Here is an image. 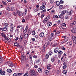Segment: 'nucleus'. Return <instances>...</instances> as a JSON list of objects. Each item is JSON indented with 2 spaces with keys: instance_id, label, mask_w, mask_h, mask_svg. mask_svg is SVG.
<instances>
[{
  "instance_id": "19",
  "label": "nucleus",
  "mask_w": 76,
  "mask_h": 76,
  "mask_svg": "<svg viewBox=\"0 0 76 76\" xmlns=\"http://www.w3.org/2000/svg\"><path fill=\"white\" fill-rule=\"evenodd\" d=\"M70 16L69 15H66L65 17V19H69L70 18Z\"/></svg>"
},
{
  "instance_id": "50",
  "label": "nucleus",
  "mask_w": 76,
  "mask_h": 76,
  "mask_svg": "<svg viewBox=\"0 0 76 76\" xmlns=\"http://www.w3.org/2000/svg\"><path fill=\"white\" fill-rule=\"evenodd\" d=\"M50 3L51 4H53L54 3V1L53 0H50Z\"/></svg>"
},
{
  "instance_id": "18",
  "label": "nucleus",
  "mask_w": 76,
  "mask_h": 76,
  "mask_svg": "<svg viewBox=\"0 0 76 76\" xmlns=\"http://www.w3.org/2000/svg\"><path fill=\"white\" fill-rule=\"evenodd\" d=\"M18 15L22 17V16H23V13L22 12H19V13H18Z\"/></svg>"
},
{
  "instance_id": "55",
  "label": "nucleus",
  "mask_w": 76,
  "mask_h": 76,
  "mask_svg": "<svg viewBox=\"0 0 76 76\" xmlns=\"http://www.w3.org/2000/svg\"><path fill=\"white\" fill-rule=\"evenodd\" d=\"M7 41H8V42H10V41H11L10 38H8L7 40Z\"/></svg>"
},
{
  "instance_id": "21",
  "label": "nucleus",
  "mask_w": 76,
  "mask_h": 76,
  "mask_svg": "<svg viewBox=\"0 0 76 76\" xmlns=\"http://www.w3.org/2000/svg\"><path fill=\"white\" fill-rule=\"evenodd\" d=\"M47 39L49 41H51L53 39V38L51 37H49L47 38Z\"/></svg>"
},
{
  "instance_id": "22",
  "label": "nucleus",
  "mask_w": 76,
  "mask_h": 76,
  "mask_svg": "<svg viewBox=\"0 0 76 76\" xmlns=\"http://www.w3.org/2000/svg\"><path fill=\"white\" fill-rule=\"evenodd\" d=\"M56 33H52L50 34V36L51 37H54L55 35H56Z\"/></svg>"
},
{
  "instance_id": "17",
  "label": "nucleus",
  "mask_w": 76,
  "mask_h": 76,
  "mask_svg": "<svg viewBox=\"0 0 76 76\" xmlns=\"http://www.w3.org/2000/svg\"><path fill=\"white\" fill-rule=\"evenodd\" d=\"M50 64L48 65L47 69L48 70H50L51 69V67L50 66Z\"/></svg>"
},
{
  "instance_id": "43",
  "label": "nucleus",
  "mask_w": 76,
  "mask_h": 76,
  "mask_svg": "<svg viewBox=\"0 0 76 76\" xmlns=\"http://www.w3.org/2000/svg\"><path fill=\"white\" fill-rule=\"evenodd\" d=\"M69 10H67L66 11V13L67 14H69Z\"/></svg>"
},
{
  "instance_id": "12",
  "label": "nucleus",
  "mask_w": 76,
  "mask_h": 76,
  "mask_svg": "<svg viewBox=\"0 0 76 76\" xmlns=\"http://www.w3.org/2000/svg\"><path fill=\"white\" fill-rule=\"evenodd\" d=\"M39 36L40 37H43L44 36V33L43 32H41L39 34Z\"/></svg>"
},
{
  "instance_id": "64",
  "label": "nucleus",
  "mask_w": 76,
  "mask_h": 76,
  "mask_svg": "<svg viewBox=\"0 0 76 76\" xmlns=\"http://www.w3.org/2000/svg\"><path fill=\"white\" fill-rule=\"evenodd\" d=\"M5 38V39H6V40H7L8 38H7V37H6V36L4 37Z\"/></svg>"
},
{
  "instance_id": "1",
  "label": "nucleus",
  "mask_w": 76,
  "mask_h": 76,
  "mask_svg": "<svg viewBox=\"0 0 76 76\" xmlns=\"http://www.w3.org/2000/svg\"><path fill=\"white\" fill-rule=\"evenodd\" d=\"M10 27L11 29L10 30V32H13V31L14 30V24H13V23H10Z\"/></svg>"
},
{
  "instance_id": "7",
  "label": "nucleus",
  "mask_w": 76,
  "mask_h": 76,
  "mask_svg": "<svg viewBox=\"0 0 76 76\" xmlns=\"http://www.w3.org/2000/svg\"><path fill=\"white\" fill-rule=\"evenodd\" d=\"M47 45H48V44L47 43H45L44 45L43 46V50L44 51L45 50V48H46V47H47Z\"/></svg>"
},
{
  "instance_id": "28",
  "label": "nucleus",
  "mask_w": 76,
  "mask_h": 76,
  "mask_svg": "<svg viewBox=\"0 0 76 76\" xmlns=\"http://www.w3.org/2000/svg\"><path fill=\"white\" fill-rule=\"evenodd\" d=\"M28 37V34H26L24 36V37L25 38H27Z\"/></svg>"
},
{
  "instance_id": "38",
  "label": "nucleus",
  "mask_w": 76,
  "mask_h": 76,
  "mask_svg": "<svg viewBox=\"0 0 76 76\" xmlns=\"http://www.w3.org/2000/svg\"><path fill=\"white\" fill-rule=\"evenodd\" d=\"M17 76H20V75H22L23 74V73L21 72L20 73H18Z\"/></svg>"
},
{
  "instance_id": "16",
  "label": "nucleus",
  "mask_w": 76,
  "mask_h": 76,
  "mask_svg": "<svg viewBox=\"0 0 76 76\" xmlns=\"http://www.w3.org/2000/svg\"><path fill=\"white\" fill-rule=\"evenodd\" d=\"M52 25V23L50 22H49L47 24V26H50Z\"/></svg>"
},
{
  "instance_id": "40",
  "label": "nucleus",
  "mask_w": 76,
  "mask_h": 76,
  "mask_svg": "<svg viewBox=\"0 0 76 76\" xmlns=\"http://www.w3.org/2000/svg\"><path fill=\"white\" fill-rule=\"evenodd\" d=\"M63 5H60L59 7V9H61V8H63Z\"/></svg>"
},
{
  "instance_id": "37",
  "label": "nucleus",
  "mask_w": 76,
  "mask_h": 76,
  "mask_svg": "<svg viewBox=\"0 0 76 76\" xmlns=\"http://www.w3.org/2000/svg\"><path fill=\"white\" fill-rule=\"evenodd\" d=\"M48 53L50 56H51L53 54V52L51 51H49Z\"/></svg>"
},
{
  "instance_id": "63",
  "label": "nucleus",
  "mask_w": 76,
  "mask_h": 76,
  "mask_svg": "<svg viewBox=\"0 0 76 76\" xmlns=\"http://www.w3.org/2000/svg\"><path fill=\"white\" fill-rule=\"evenodd\" d=\"M2 2L3 3V4H4L5 5H6V4H7L5 2L3 1Z\"/></svg>"
},
{
  "instance_id": "33",
  "label": "nucleus",
  "mask_w": 76,
  "mask_h": 76,
  "mask_svg": "<svg viewBox=\"0 0 76 76\" xmlns=\"http://www.w3.org/2000/svg\"><path fill=\"white\" fill-rule=\"evenodd\" d=\"M31 30H29L28 31V35H31Z\"/></svg>"
},
{
  "instance_id": "53",
  "label": "nucleus",
  "mask_w": 76,
  "mask_h": 76,
  "mask_svg": "<svg viewBox=\"0 0 76 76\" xmlns=\"http://www.w3.org/2000/svg\"><path fill=\"white\" fill-rule=\"evenodd\" d=\"M7 10H8V11H10V9L9 7H7Z\"/></svg>"
},
{
  "instance_id": "51",
  "label": "nucleus",
  "mask_w": 76,
  "mask_h": 76,
  "mask_svg": "<svg viewBox=\"0 0 76 76\" xmlns=\"http://www.w3.org/2000/svg\"><path fill=\"white\" fill-rule=\"evenodd\" d=\"M4 26L6 27H7L8 26V23H5L4 24Z\"/></svg>"
},
{
  "instance_id": "62",
  "label": "nucleus",
  "mask_w": 76,
  "mask_h": 76,
  "mask_svg": "<svg viewBox=\"0 0 76 76\" xmlns=\"http://www.w3.org/2000/svg\"><path fill=\"white\" fill-rule=\"evenodd\" d=\"M60 3L61 4H63V3H64V1H61Z\"/></svg>"
},
{
  "instance_id": "54",
  "label": "nucleus",
  "mask_w": 76,
  "mask_h": 76,
  "mask_svg": "<svg viewBox=\"0 0 76 76\" xmlns=\"http://www.w3.org/2000/svg\"><path fill=\"white\" fill-rule=\"evenodd\" d=\"M26 67H28L29 66V64H26Z\"/></svg>"
},
{
  "instance_id": "41",
  "label": "nucleus",
  "mask_w": 76,
  "mask_h": 76,
  "mask_svg": "<svg viewBox=\"0 0 76 76\" xmlns=\"http://www.w3.org/2000/svg\"><path fill=\"white\" fill-rule=\"evenodd\" d=\"M28 72H27L23 75V76H26L28 75Z\"/></svg>"
},
{
  "instance_id": "48",
  "label": "nucleus",
  "mask_w": 76,
  "mask_h": 76,
  "mask_svg": "<svg viewBox=\"0 0 76 76\" xmlns=\"http://www.w3.org/2000/svg\"><path fill=\"white\" fill-rule=\"evenodd\" d=\"M22 23H25V19L23 18L22 20Z\"/></svg>"
},
{
  "instance_id": "42",
  "label": "nucleus",
  "mask_w": 76,
  "mask_h": 76,
  "mask_svg": "<svg viewBox=\"0 0 76 76\" xmlns=\"http://www.w3.org/2000/svg\"><path fill=\"white\" fill-rule=\"evenodd\" d=\"M9 65L10 67H13V64H12V63L9 64Z\"/></svg>"
},
{
  "instance_id": "47",
  "label": "nucleus",
  "mask_w": 76,
  "mask_h": 76,
  "mask_svg": "<svg viewBox=\"0 0 76 76\" xmlns=\"http://www.w3.org/2000/svg\"><path fill=\"white\" fill-rule=\"evenodd\" d=\"M18 45H19V44H18L17 42H15L14 44V46H18Z\"/></svg>"
},
{
  "instance_id": "6",
  "label": "nucleus",
  "mask_w": 76,
  "mask_h": 76,
  "mask_svg": "<svg viewBox=\"0 0 76 76\" xmlns=\"http://www.w3.org/2000/svg\"><path fill=\"white\" fill-rule=\"evenodd\" d=\"M0 74L1 75H3L6 74V73L5 72V71H3L2 69H1L0 70Z\"/></svg>"
},
{
  "instance_id": "32",
  "label": "nucleus",
  "mask_w": 76,
  "mask_h": 76,
  "mask_svg": "<svg viewBox=\"0 0 76 76\" xmlns=\"http://www.w3.org/2000/svg\"><path fill=\"white\" fill-rule=\"evenodd\" d=\"M58 53L59 54H62L63 52L61 50H59L58 51Z\"/></svg>"
},
{
  "instance_id": "61",
  "label": "nucleus",
  "mask_w": 76,
  "mask_h": 76,
  "mask_svg": "<svg viewBox=\"0 0 76 76\" xmlns=\"http://www.w3.org/2000/svg\"><path fill=\"white\" fill-rule=\"evenodd\" d=\"M66 67H67V66H64L63 67V69H66Z\"/></svg>"
},
{
  "instance_id": "4",
  "label": "nucleus",
  "mask_w": 76,
  "mask_h": 76,
  "mask_svg": "<svg viewBox=\"0 0 76 76\" xmlns=\"http://www.w3.org/2000/svg\"><path fill=\"white\" fill-rule=\"evenodd\" d=\"M72 40L73 41V45H75V44H76V37H75V36H73L72 38Z\"/></svg>"
},
{
  "instance_id": "29",
  "label": "nucleus",
  "mask_w": 76,
  "mask_h": 76,
  "mask_svg": "<svg viewBox=\"0 0 76 76\" xmlns=\"http://www.w3.org/2000/svg\"><path fill=\"white\" fill-rule=\"evenodd\" d=\"M56 4L57 6H59L60 5V2L58 1H57L56 2Z\"/></svg>"
},
{
  "instance_id": "5",
  "label": "nucleus",
  "mask_w": 76,
  "mask_h": 76,
  "mask_svg": "<svg viewBox=\"0 0 76 76\" xmlns=\"http://www.w3.org/2000/svg\"><path fill=\"white\" fill-rule=\"evenodd\" d=\"M50 18V16L48 15V16L45 19V21H44V22H47H47H48V20Z\"/></svg>"
},
{
  "instance_id": "34",
  "label": "nucleus",
  "mask_w": 76,
  "mask_h": 76,
  "mask_svg": "<svg viewBox=\"0 0 76 76\" xmlns=\"http://www.w3.org/2000/svg\"><path fill=\"white\" fill-rule=\"evenodd\" d=\"M63 65H64V66L67 67V63L66 62H64V63H63Z\"/></svg>"
},
{
  "instance_id": "46",
  "label": "nucleus",
  "mask_w": 76,
  "mask_h": 76,
  "mask_svg": "<svg viewBox=\"0 0 76 76\" xmlns=\"http://www.w3.org/2000/svg\"><path fill=\"white\" fill-rule=\"evenodd\" d=\"M45 57H46V58H48L49 57V55L48 54H47L45 56Z\"/></svg>"
},
{
  "instance_id": "27",
  "label": "nucleus",
  "mask_w": 76,
  "mask_h": 76,
  "mask_svg": "<svg viewBox=\"0 0 76 76\" xmlns=\"http://www.w3.org/2000/svg\"><path fill=\"white\" fill-rule=\"evenodd\" d=\"M45 73L46 74V75H48V74H49V71L46 70L45 71Z\"/></svg>"
},
{
  "instance_id": "31",
  "label": "nucleus",
  "mask_w": 76,
  "mask_h": 76,
  "mask_svg": "<svg viewBox=\"0 0 76 76\" xmlns=\"http://www.w3.org/2000/svg\"><path fill=\"white\" fill-rule=\"evenodd\" d=\"M38 10H39V8H36L34 10V12H37Z\"/></svg>"
},
{
  "instance_id": "36",
  "label": "nucleus",
  "mask_w": 76,
  "mask_h": 76,
  "mask_svg": "<svg viewBox=\"0 0 76 76\" xmlns=\"http://www.w3.org/2000/svg\"><path fill=\"white\" fill-rule=\"evenodd\" d=\"M35 31H33L32 33V35H35Z\"/></svg>"
},
{
  "instance_id": "23",
  "label": "nucleus",
  "mask_w": 76,
  "mask_h": 76,
  "mask_svg": "<svg viewBox=\"0 0 76 76\" xmlns=\"http://www.w3.org/2000/svg\"><path fill=\"white\" fill-rule=\"evenodd\" d=\"M3 60H4V59L3 58H2L1 56L0 55V63H1L2 62V61Z\"/></svg>"
},
{
  "instance_id": "44",
  "label": "nucleus",
  "mask_w": 76,
  "mask_h": 76,
  "mask_svg": "<svg viewBox=\"0 0 76 76\" xmlns=\"http://www.w3.org/2000/svg\"><path fill=\"white\" fill-rule=\"evenodd\" d=\"M23 39V37H22V36H20V41H21L22 40V39Z\"/></svg>"
},
{
  "instance_id": "25",
  "label": "nucleus",
  "mask_w": 76,
  "mask_h": 76,
  "mask_svg": "<svg viewBox=\"0 0 76 76\" xmlns=\"http://www.w3.org/2000/svg\"><path fill=\"white\" fill-rule=\"evenodd\" d=\"M27 12H28V11H27V10L25 9L24 10V15H26V13Z\"/></svg>"
},
{
  "instance_id": "49",
  "label": "nucleus",
  "mask_w": 76,
  "mask_h": 76,
  "mask_svg": "<svg viewBox=\"0 0 76 76\" xmlns=\"http://www.w3.org/2000/svg\"><path fill=\"white\" fill-rule=\"evenodd\" d=\"M41 61V60L40 59H38L36 61V63H39V61Z\"/></svg>"
},
{
  "instance_id": "3",
  "label": "nucleus",
  "mask_w": 76,
  "mask_h": 76,
  "mask_svg": "<svg viewBox=\"0 0 76 76\" xmlns=\"http://www.w3.org/2000/svg\"><path fill=\"white\" fill-rule=\"evenodd\" d=\"M31 76H37L38 75V72H35L34 70H32L31 71Z\"/></svg>"
},
{
  "instance_id": "59",
  "label": "nucleus",
  "mask_w": 76,
  "mask_h": 76,
  "mask_svg": "<svg viewBox=\"0 0 76 76\" xmlns=\"http://www.w3.org/2000/svg\"><path fill=\"white\" fill-rule=\"evenodd\" d=\"M18 76V74L16 73H15L13 75V76Z\"/></svg>"
},
{
  "instance_id": "52",
  "label": "nucleus",
  "mask_w": 76,
  "mask_h": 76,
  "mask_svg": "<svg viewBox=\"0 0 76 76\" xmlns=\"http://www.w3.org/2000/svg\"><path fill=\"white\" fill-rule=\"evenodd\" d=\"M64 74H66L67 73V70H64Z\"/></svg>"
},
{
  "instance_id": "35",
  "label": "nucleus",
  "mask_w": 76,
  "mask_h": 76,
  "mask_svg": "<svg viewBox=\"0 0 76 76\" xmlns=\"http://www.w3.org/2000/svg\"><path fill=\"white\" fill-rule=\"evenodd\" d=\"M29 58H30V59H32V55L31 54H30L29 55Z\"/></svg>"
},
{
  "instance_id": "11",
  "label": "nucleus",
  "mask_w": 76,
  "mask_h": 76,
  "mask_svg": "<svg viewBox=\"0 0 76 76\" xmlns=\"http://www.w3.org/2000/svg\"><path fill=\"white\" fill-rule=\"evenodd\" d=\"M73 10H70L69 12V15H72L73 14Z\"/></svg>"
},
{
  "instance_id": "26",
  "label": "nucleus",
  "mask_w": 76,
  "mask_h": 76,
  "mask_svg": "<svg viewBox=\"0 0 76 76\" xmlns=\"http://www.w3.org/2000/svg\"><path fill=\"white\" fill-rule=\"evenodd\" d=\"M7 72H8V73H11L12 72V70L9 69H7Z\"/></svg>"
},
{
  "instance_id": "45",
  "label": "nucleus",
  "mask_w": 76,
  "mask_h": 76,
  "mask_svg": "<svg viewBox=\"0 0 76 76\" xmlns=\"http://www.w3.org/2000/svg\"><path fill=\"white\" fill-rule=\"evenodd\" d=\"M1 35L2 36V37L4 38L6 36H5V34H4L3 33H1Z\"/></svg>"
},
{
  "instance_id": "56",
  "label": "nucleus",
  "mask_w": 76,
  "mask_h": 76,
  "mask_svg": "<svg viewBox=\"0 0 76 76\" xmlns=\"http://www.w3.org/2000/svg\"><path fill=\"white\" fill-rule=\"evenodd\" d=\"M72 42H70L69 43V45H72Z\"/></svg>"
},
{
  "instance_id": "20",
  "label": "nucleus",
  "mask_w": 76,
  "mask_h": 76,
  "mask_svg": "<svg viewBox=\"0 0 76 76\" xmlns=\"http://www.w3.org/2000/svg\"><path fill=\"white\" fill-rule=\"evenodd\" d=\"M66 13V10H64L62 11L61 12V15H64Z\"/></svg>"
},
{
  "instance_id": "57",
  "label": "nucleus",
  "mask_w": 76,
  "mask_h": 76,
  "mask_svg": "<svg viewBox=\"0 0 76 76\" xmlns=\"http://www.w3.org/2000/svg\"><path fill=\"white\" fill-rule=\"evenodd\" d=\"M11 10H12V11H13L15 10V9H14V8L13 7H12L11 8Z\"/></svg>"
},
{
  "instance_id": "58",
  "label": "nucleus",
  "mask_w": 76,
  "mask_h": 76,
  "mask_svg": "<svg viewBox=\"0 0 76 76\" xmlns=\"http://www.w3.org/2000/svg\"><path fill=\"white\" fill-rule=\"evenodd\" d=\"M20 11H19V10H17L16 11V12L18 15V13H19Z\"/></svg>"
},
{
  "instance_id": "10",
  "label": "nucleus",
  "mask_w": 76,
  "mask_h": 76,
  "mask_svg": "<svg viewBox=\"0 0 76 76\" xmlns=\"http://www.w3.org/2000/svg\"><path fill=\"white\" fill-rule=\"evenodd\" d=\"M71 32L72 33H76V28H72L71 30Z\"/></svg>"
},
{
  "instance_id": "14",
  "label": "nucleus",
  "mask_w": 76,
  "mask_h": 76,
  "mask_svg": "<svg viewBox=\"0 0 76 76\" xmlns=\"http://www.w3.org/2000/svg\"><path fill=\"white\" fill-rule=\"evenodd\" d=\"M1 30L3 31H7V28L6 27H4L1 28Z\"/></svg>"
},
{
  "instance_id": "15",
  "label": "nucleus",
  "mask_w": 76,
  "mask_h": 76,
  "mask_svg": "<svg viewBox=\"0 0 76 76\" xmlns=\"http://www.w3.org/2000/svg\"><path fill=\"white\" fill-rule=\"evenodd\" d=\"M38 71L39 73H41L42 72V69L41 68H39L38 69Z\"/></svg>"
},
{
  "instance_id": "39",
  "label": "nucleus",
  "mask_w": 76,
  "mask_h": 76,
  "mask_svg": "<svg viewBox=\"0 0 76 76\" xmlns=\"http://www.w3.org/2000/svg\"><path fill=\"white\" fill-rule=\"evenodd\" d=\"M17 76H20V75H22L23 74V73L21 72L20 73H18Z\"/></svg>"
},
{
  "instance_id": "2",
  "label": "nucleus",
  "mask_w": 76,
  "mask_h": 76,
  "mask_svg": "<svg viewBox=\"0 0 76 76\" xmlns=\"http://www.w3.org/2000/svg\"><path fill=\"white\" fill-rule=\"evenodd\" d=\"M61 28L63 30H64L67 29V27H66V24L65 23H63L61 24Z\"/></svg>"
},
{
  "instance_id": "24",
  "label": "nucleus",
  "mask_w": 76,
  "mask_h": 76,
  "mask_svg": "<svg viewBox=\"0 0 76 76\" xmlns=\"http://www.w3.org/2000/svg\"><path fill=\"white\" fill-rule=\"evenodd\" d=\"M64 18V16H63V15L61 14L59 15V18L60 19H63Z\"/></svg>"
},
{
  "instance_id": "8",
  "label": "nucleus",
  "mask_w": 76,
  "mask_h": 76,
  "mask_svg": "<svg viewBox=\"0 0 76 76\" xmlns=\"http://www.w3.org/2000/svg\"><path fill=\"white\" fill-rule=\"evenodd\" d=\"M76 23V21L75 20H74L71 22V25L72 26L75 25Z\"/></svg>"
},
{
  "instance_id": "30",
  "label": "nucleus",
  "mask_w": 76,
  "mask_h": 76,
  "mask_svg": "<svg viewBox=\"0 0 76 76\" xmlns=\"http://www.w3.org/2000/svg\"><path fill=\"white\" fill-rule=\"evenodd\" d=\"M42 6H45L46 5V2H42Z\"/></svg>"
},
{
  "instance_id": "60",
  "label": "nucleus",
  "mask_w": 76,
  "mask_h": 76,
  "mask_svg": "<svg viewBox=\"0 0 76 76\" xmlns=\"http://www.w3.org/2000/svg\"><path fill=\"white\" fill-rule=\"evenodd\" d=\"M45 15V14H43L41 16V18H44V16Z\"/></svg>"
},
{
  "instance_id": "9",
  "label": "nucleus",
  "mask_w": 76,
  "mask_h": 76,
  "mask_svg": "<svg viewBox=\"0 0 76 76\" xmlns=\"http://www.w3.org/2000/svg\"><path fill=\"white\" fill-rule=\"evenodd\" d=\"M54 52L55 53H57L58 51V48H56L54 49Z\"/></svg>"
},
{
  "instance_id": "13",
  "label": "nucleus",
  "mask_w": 76,
  "mask_h": 76,
  "mask_svg": "<svg viewBox=\"0 0 76 76\" xmlns=\"http://www.w3.org/2000/svg\"><path fill=\"white\" fill-rule=\"evenodd\" d=\"M45 8V6H42L40 7V10H42L43 9H44Z\"/></svg>"
}]
</instances>
